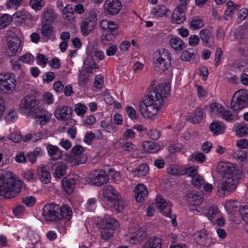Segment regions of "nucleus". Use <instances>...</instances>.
Listing matches in <instances>:
<instances>
[{
	"label": "nucleus",
	"mask_w": 248,
	"mask_h": 248,
	"mask_svg": "<svg viewBox=\"0 0 248 248\" xmlns=\"http://www.w3.org/2000/svg\"><path fill=\"white\" fill-rule=\"evenodd\" d=\"M58 205L54 202L46 204L42 209V215L43 218L48 222H58Z\"/></svg>",
	"instance_id": "obj_10"
},
{
	"label": "nucleus",
	"mask_w": 248,
	"mask_h": 248,
	"mask_svg": "<svg viewBox=\"0 0 248 248\" xmlns=\"http://www.w3.org/2000/svg\"><path fill=\"white\" fill-rule=\"evenodd\" d=\"M171 207L170 202L167 201L161 196H157L155 198V202L149 205L146 215L149 217L153 216L155 208H156L165 217H171Z\"/></svg>",
	"instance_id": "obj_6"
},
{
	"label": "nucleus",
	"mask_w": 248,
	"mask_h": 248,
	"mask_svg": "<svg viewBox=\"0 0 248 248\" xmlns=\"http://www.w3.org/2000/svg\"><path fill=\"white\" fill-rule=\"evenodd\" d=\"M122 7V2L120 0H106L104 3V12L107 15H116Z\"/></svg>",
	"instance_id": "obj_14"
},
{
	"label": "nucleus",
	"mask_w": 248,
	"mask_h": 248,
	"mask_svg": "<svg viewBox=\"0 0 248 248\" xmlns=\"http://www.w3.org/2000/svg\"><path fill=\"white\" fill-rule=\"evenodd\" d=\"M173 174L178 173L180 175H186L187 176L192 177L194 178L198 175V170L194 166H190L188 167H183L180 170V172L177 171L176 172H172Z\"/></svg>",
	"instance_id": "obj_34"
},
{
	"label": "nucleus",
	"mask_w": 248,
	"mask_h": 248,
	"mask_svg": "<svg viewBox=\"0 0 248 248\" xmlns=\"http://www.w3.org/2000/svg\"><path fill=\"white\" fill-rule=\"evenodd\" d=\"M97 14L95 11H90L82 19L80 30L82 35L86 36L93 30L97 24Z\"/></svg>",
	"instance_id": "obj_9"
},
{
	"label": "nucleus",
	"mask_w": 248,
	"mask_h": 248,
	"mask_svg": "<svg viewBox=\"0 0 248 248\" xmlns=\"http://www.w3.org/2000/svg\"><path fill=\"white\" fill-rule=\"evenodd\" d=\"M104 83V77L101 75H98L95 76L94 82V86L98 89L102 88V84Z\"/></svg>",
	"instance_id": "obj_60"
},
{
	"label": "nucleus",
	"mask_w": 248,
	"mask_h": 248,
	"mask_svg": "<svg viewBox=\"0 0 248 248\" xmlns=\"http://www.w3.org/2000/svg\"><path fill=\"white\" fill-rule=\"evenodd\" d=\"M205 116L203 108L199 107L196 108L191 115L188 116V120L194 124L200 123Z\"/></svg>",
	"instance_id": "obj_27"
},
{
	"label": "nucleus",
	"mask_w": 248,
	"mask_h": 248,
	"mask_svg": "<svg viewBox=\"0 0 248 248\" xmlns=\"http://www.w3.org/2000/svg\"><path fill=\"white\" fill-rule=\"evenodd\" d=\"M209 129L213 134L217 135L223 134L225 130L224 125L217 122H213L210 124Z\"/></svg>",
	"instance_id": "obj_42"
},
{
	"label": "nucleus",
	"mask_w": 248,
	"mask_h": 248,
	"mask_svg": "<svg viewBox=\"0 0 248 248\" xmlns=\"http://www.w3.org/2000/svg\"><path fill=\"white\" fill-rule=\"evenodd\" d=\"M204 214L210 220H212L217 217L219 210L216 206L212 205L205 210Z\"/></svg>",
	"instance_id": "obj_43"
},
{
	"label": "nucleus",
	"mask_w": 248,
	"mask_h": 248,
	"mask_svg": "<svg viewBox=\"0 0 248 248\" xmlns=\"http://www.w3.org/2000/svg\"><path fill=\"white\" fill-rule=\"evenodd\" d=\"M211 111L216 115L222 114L224 109V107L217 103H213L210 105Z\"/></svg>",
	"instance_id": "obj_51"
},
{
	"label": "nucleus",
	"mask_w": 248,
	"mask_h": 248,
	"mask_svg": "<svg viewBox=\"0 0 248 248\" xmlns=\"http://www.w3.org/2000/svg\"><path fill=\"white\" fill-rule=\"evenodd\" d=\"M119 226V223L115 218L109 215H106L97 223V226L101 229V235L102 239L108 240L112 236L114 231Z\"/></svg>",
	"instance_id": "obj_4"
},
{
	"label": "nucleus",
	"mask_w": 248,
	"mask_h": 248,
	"mask_svg": "<svg viewBox=\"0 0 248 248\" xmlns=\"http://www.w3.org/2000/svg\"><path fill=\"white\" fill-rule=\"evenodd\" d=\"M238 11V18L242 21L248 16V9L246 8H242L239 9Z\"/></svg>",
	"instance_id": "obj_64"
},
{
	"label": "nucleus",
	"mask_w": 248,
	"mask_h": 248,
	"mask_svg": "<svg viewBox=\"0 0 248 248\" xmlns=\"http://www.w3.org/2000/svg\"><path fill=\"white\" fill-rule=\"evenodd\" d=\"M239 213L244 221L248 223V205L240 207Z\"/></svg>",
	"instance_id": "obj_55"
},
{
	"label": "nucleus",
	"mask_w": 248,
	"mask_h": 248,
	"mask_svg": "<svg viewBox=\"0 0 248 248\" xmlns=\"http://www.w3.org/2000/svg\"><path fill=\"white\" fill-rule=\"evenodd\" d=\"M142 147L145 152L149 153H156L160 148V146L158 144L152 141H144L142 143Z\"/></svg>",
	"instance_id": "obj_32"
},
{
	"label": "nucleus",
	"mask_w": 248,
	"mask_h": 248,
	"mask_svg": "<svg viewBox=\"0 0 248 248\" xmlns=\"http://www.w3.org/2000/svg\"><path fill=\"white\" fill-rule=\"evenodd\" d=\"M79 74L78 76V83L80 86H85L89 80V76L87 74L79 71Z\"/></svg>",
	"instance_id": "obj_58"
},
{
	"label": "nucleus",
	"mask_w": 248,
	"mask_h": 248,
	"mask_svg": "<svg viewBox=\"0 0 248 248\" xmlns=\"http://www.w3.org/2000/svg\"><path fill=\"white\" fill-rule=\"evenodd\" d=\"M204 25V21L199 16H194L190 19L189 28L193 30H199Z\"/></svg>",
	"instance_id": "obj_33"
},
{
	"label": "nucleus",
	"mask_w": 248,
	"mask_h": 248,
	"mask_svg": "<svg viewBox=\"0 0 248 248\" xmlns=\"http://www.w3.org/2000/svg\"><path fill=\"white\" fill-rule=\"evenodd\" d=\"M162 240L156 237L150 238L144 244L142 248H161Z\"/></svg>",
	"instance_id": "obj_36"
},
{
	"label": "nucleus",
	"mask_w": 248,
	"mask_h": 248,
	"mask_svg": "<svg viewBox=\"0 0 248 248\" xmlns=\"http://www.w3.org/2000/svg\"><path fill=\"white\" fill-rule=\"evenodd\" d=\"M21 41L19 38H12L8 41V53L12 56L16 54L20 46Z\"/></svg>",
	"instance_id": "obj_31"
},
{
	"label": "nucleus",
	"mask_w": 248,
	"mask_h": 248,
	"mask_svg": "<svg viewBox=\"0 0 248 248\" xmlns=\"http://www.w3.org/2000/svg\"><path fill=\"white\" fill-rule=\"evenodd\" d=\"M170 90L166 86L159 85L148 93L140 104L139 109L141 114L146 118H152L163 105Z\"/></svg>",
	"instance_id": "obj_1"
},
{
	"label": "nucleus",
	"mask_w": 248,
	"mask_h": 248,
	"mask_svg": "<svg viewBox=\"0 0 248 248\" xmlns=\"http://www.w3.org/2000/svg\"><path fill=\"white\" fill-rule=\"evenodd\" d=\"M22 187L21 181L13 177L5 178L4 174H0V195L11 199L16 196Z\"/></svg>",
	"instance_id": "obj_3"
},
{
	"label": "nucleus",
	"mask_w": 248,
	"mask_h": 248,
	"mask_svg": "<svg viewBox=\"0 0 248 248\" xmlns=\"http://www.w3.org/2000/svg\"><path fill=\"white\" fill-rule=\"evenodd\" d=\"M96 204V198H89L85 204V208L88 211L93 212L95 210Z\"/></svg>",
	"instance_id": "obj_47"
},
{
	"label": "nucleus",
	"mask_w": 248,
	"mask_h": 248,
	"mask_svg": "<svg viewBox=\"0 0 248 248\" xmlns=\"http://www.w3.org/2000/svg\"><path fill=\"white\" fill-rule=\"evenodd\" d=\"M15 76L11 73L0 74V90L4 92L12 93L15 89Z\"/></svg>",
	"instance_id": "obj_11"
},
{
	"label": "nucleus",
	"mask_w": 248,
	"mask_h": 248,
	"mask_svg": "<svg viewBox=\"0 0 248 248\" xmlns=\"http://www.w3.org/2000/svg\"><path fill=\"white\" fill-rule=\"evenodd\" d=\"M186 200L190 204L194 206L201 204L204 200V198L199 192L189 191L186 194Z\"/></svg>",
	"instance_id": "obj_23"
},
{
	"label": "nucleus",
	"mask_w": 248,
	"mask_h": 248,
	"mask_svg": "<svg viewBox=\"0 0 248 248\" xmlns=\"http://www.w3.org/2000/svg\"><path fill=\"white\" fill-rule=\"evenodd\" d=\"M67 168L66 164L62 161L53 163L51 167L52 175L56 179H61L66 174Z\"/></svg>",
	"instance_id": "obj_18"
},
{
	"label": "nucleus",
	"mask_w": 248,
	"mask_h": 248,
	"mask_svg": "<svg viewBox=\"0 0 248 248\" xmlns=\"http://www.w3.org/2000/svg\"><path fill=\"white\" fill-rule=\"evenodd\" d=\"M38 178L44 184H48L51 180V174L49 167L47 165L40 166L37 169Z\"/></svg>",
	"instance_id": "obj_22"
},
{
	"label": "nucleus",
	"mask_w": 248,
	"mask_h": 248,
	"mask_svg": "<svg viewBox=\"0 0 248 248\" xmlns=\"http://www.w3.org/2000/svg\"><path fill=\"white\" fill-rule=\"evenodd\" d=\"M148 135L150 139L156 140L160 138L161 134L156 129L152 128L149 130Z\"/></svg>",
	"instance_id": "obj_63"
},
{
	"label": "nucleus",
	"mask_w": 248,
	"mask_h": 248,
	"mask_svg": "<svg viewBox=\"0 0 248 248\" xmlns=\"http://www.w3.org/2000/svg\"><path fill=\"white\" fill-rule=\"evenodd\" d=\"M238 207V202L235 200H230L225 204V208L228 212L233 213L236 212Z\"/></svg>",
	"instance_id": "obj_45"
},
{
	"label": "nucleus",
	"mask_w": 248,
	"mask_h": 248,
	"mask_svg": "<svg viewBox=\"0 0 248 248\" xmlns=\"http://www.w3.org/2000/svg\"><path fill=\"white\" fill-rule=\"evenodd\" d=\"M208 236V233L205 230H202L194 234V239L196 241L197 243L200 245H203L206 246L205 243V240L207 239Z\"/></svg>",
	"instance_id": "obj_38"
},
{
	"label": "nucleus",
	"mask_w": 248,
	"mask_h": 248,
	"mask_svg": "<svg viewBox=\"0 0 248 248\" xmlns=\"http://www.w3.org/2000/svg\"><path fill=\"white\" fill-rule=\"evenodd\" d=\"M136 135V133L132 129H127L123 133V136L126 140L134 139Z\"/></svg>",
	"instance_id": "obj_59"
},
{
	"label": "nucleus",
	"mask_w": 248,
	"mask_h": 248,
	"mask_svg": "<svg viewBox=\"0 0 248 248\" xmlns=\"http://www.w3.org/2000/svg\"><path fill=\"white\" fill-rule=\"evenodd\" d=\"M226 6L227 8L224 14V19L228 20L233 16L235 12L238 11L241 6L239 4H235L231 0L227 2Z\"/></svg>",
	"instance_id": "obj_25"
},
{
	"label": "nucleus",
	"mask_w": 248,
	"mask_h": 248,
	"mask_svg": "<svg viewBox=\"0 0 248 248\" xmlns=\"http://www.w3.org/2000/svg\"><path fill=\"white\" fill-rule=\"evenodd\" d=\"M197 54L193 48H189L184 51L181 55V59L186 62L196 63L198 62Z\"/></svg>",
	"instance_id": "obj_30"
},
{
	"label": "nucleus",
	"mask_w": 248,
	"mask_h": 248,
	"mask_svg": "<svg viewBox=\"0 0 248 248\" xmlns=\"http://www.w3.org/2000/svg\"><path fill=\"white\" fill-rule=\"evenodd\" d=\"M30 6L35 11H38L44 6L45 3L43 0H31L29 2Z\"/></svg>",
	"instance_id": "obj_50"
},
{
	"label": "nucleus",
	"mask_w": 248,
	"mask_h": 248,
	"mask_svg": "<svg viewBox=\"0 0 248 248\" xmlns=\"http://www.w3.org/2000/svg\"><path fill=\"white\" fill-rule=\"evenodd\" d=\"M96 138L95 134L92 131H89L86 133L83 141L88 145H91L92 141Z\"/></svg>",
	"instance_id": "obj_53"
},
{
	"label": "nucleus",
	"mask_w": 248,
	"mask_h": 248,
	"mask_svg": "<svg viewBox=\"0 0 248 248\" xmlns=\"http://www.w3.org/2000/svg\"><path fill=\"white\" fill-rule=\"evenodd\" d=\"M239 180L236 175L227 177L222 182L221 184L218 186V188L219 190L223 191L224 193L232 192L236 189Z\"/></svg>",
	"instance_id": "obj_13"
},
{
	"label": "nucleus",
	"mask_w": 248,
	"mask_h": 248,
	"mask_svg": "<svg viewBox=\"0 0 248 248\" xmlns=\"http://www.w3.org/2000/svg\"><path fill=\"white\" fill-rule=\"evenodd\" d=\"M171 58H156L155 64L162 71L169 69L171 64Z\"/></svg>",
	"instance_id": "obj_40"
},
{
	"label": "nucleus",
	"mask_w": 248,
	"mask_h": 248,
	"mask_svg": "<svg viewBox=\"0 0 248 248\" xmlns=\"http://www.w3.org/2000/svg\"><path fill=\"white\" fill-rule=\"evenodd\" d=\"M73 109L69 106H59L54 111V116L60 121H65L72 116Z\"/></svg>",
	"instance_id": "obj_17"
},
{
	"label": "nucleus",
	"mask_w": 248,
	"mask_h": 248,
	"mask_svg": "<svg viewBox=\"0 0 248 248\" xmlns=\"http://www.w3.org/2000/svg\"><path fill=\"white\" fill-rule=\"evenodd\" d=\"M235 170L233 165L228 162H220L217 166V173L224 177L234 175Z\"/></svg>",
	"instance_id": "obj_16"
},
{
	"label": "nucleus",
	"mask_w": 248,
	"mask_h": 248,
	"mask_svg": "<svg viewBox=\"0 0 248 248\" xmlns=\"http://www.w3.org/2000/svg\"><path fill=\"white\" fill-rule=\"evenodd\" d=\"M167 11L166 6L157 5L151 10V14L156 17H163L166 15Z\"/></svg>",
	"instance_id": "obj_41"
},
{
	"label": "nucleus",
	"mask_w": 248,
	"mask_h": 248,
	"mask_svg": "<svg viewBox=\"0 0 248 248\" xmlns=\"http://www.w3.org/2000/svg\"><path fill=\"white\" fill-rule=\"evenodd\" d=\"M169 43L174 50H182L185 48L184 41L179 37H174L170 39Z\"/></svg>",
	"instance_id": "obj_37"
},
{
	"label": "nucleus",
	"mask_w": 248,
	"mask_h": 248,
	"mask_svg": "<svg viewBox=\"0 0 248 248\" xmlns=\"http://www.w3.org/2000/svg\"><path fill=\"white\" fill-rule=\"evenodd\" d=\"M58 217L59 221L62 219L69 220L71 219L73 212L71 207L67 204H62L61 206L58 205Z\"/></svg>",
	"instance_id": "obj_29"
},
{
	"label": "nucleus",
	"mask_w": 248,
	"mask_h": 248,
	"mask_svg": "<svg viewBox=\"0 0 248 248\" xmlns=\"http://www.w3.org/2000/svg\"><path fill=\"white\" fill-rule=\"evenodd\" d=\"M19 60L23 62L31 64L34 62V56L31 54H25L19 58Z\"/></svg>",
	"instance_id": "obj_57"
},
{
	"label": "nucleus",
	"mask_w": 248,
	"mask_h": 248,
	"mask_svg": "<svg viewBox=\"0 0 248 248\" xmlns=\"http://www.w3.org/2000/svg\"><path fill=\"white\" fill-rule=\"evenodd\" d=\"M101 26V41L104 45H108L115 39L118 32V26L114 21L105 20L102 22Z\"/></svg>",
	"instance_id": "obj_5"
},
{
	"label": "nucleus",
	"mask_w": 248,
	"mask_h": 248,
	"mask_svg": "<svg viewBox=\"0 0 248 248\" xmlns=\"http://www.w3.org/2000/svg\"><path fill=\"white\" fill-rule=\"evenodd\" d=\"M78 181V175H68L62 180V188L67 195H70L74 191Z\"/></svg>",
	"instance_id": "obj_12"
},
{
	"label": "nucleus",
	"mask_w": 248,
	"mask_h": 248,
	"mask_svg": "<svg viewBox=\"0 0 248 248\" xmlns=\"http://www.w3.org/2000/svg\"><path fill=\"white\" fill-rule=\"evenodd\" d=\"M46 150L48 155L51 157L48 161L49 165L52 164L53 161L57 160L62 155V153L57 146L49 144L46 146Z\"/></svg>",
	"instance_id": "obj_28"
},
{
	"label": "nucleus",
	"mask_w": 248,
	"mask_h": 248,
	"mask_svg": "<svg viewBox=\"0 0 248 248\" xmlns=\"http://www.w3.org/2000/svg\"><path fill=\"white\" fill-rule=\"evenodd\" d=\"M103 201L108 208L112 211L121 212L124 206V202L117 191L111 185L106 186L103 190Z\"/></svg>",
	"instance_id": "obj_2"
},
{
	"label": "nucleus",
	"mask_w": 248,
	"mask_h": 248,
	"mask_svg": "<svg viewBox=\"0 0 248 248\" xmlns=\"http://www.w3.org/2000/svg\"><path fill=\"white\" fill-rule=\"evenodd\" d=\"M148 195L146 186L142 184H138L135 189V198L137 202L144 201Z\"/></svg>",
	"instance_id": "obj_24"
},
{
	"label": "nucleus",
	"mask_w": 248,
	"mask_h": 248,
	"mask_svg": "<svg viewBox=\"0 0 248 248\" xmlns=\"http://www.w3.org/2000/svg\"><path fill=\"white\" fill-rule=\"evenodd\" d=\"M204 182V180L203 178L199 175H197L194 178H192V184L196 188L201 187L202 186Z\"/></svg>",
	"instance_id": "obj_54"
},
{
	"label": "nucleus",
	"mask_w": 248,
	"mask_h": 248,
	"mask_svg": "<svg viewBox=\"0 0 248 248\" xmlns=\"http://www.w3.org/2000/svg\"><path fill=\"white\" fill-rule=\"evenodd\" d=\"M55 78V75L53 72L46 73L43 77V83H48Z\"/></svg>",
	"instance_id": "obj_62"
},
{
	"label": "nucleus",
	"mask_w": 248,
	"mask_h": 248,
	"mask_svg": "<svg viewBox=\"0 0 248 248\" xmlns=\"http://www.w3.org/2000/svg\"><path fill=\"white\" fill-rule=\"evenodd\" d=\"M24 178L29 182H34L37 180V177L33 170H29L24 172Z\"/></svg>",
	"instance_id": "obj_48"
},
{
	"label": "nucleus",
	"mask_w": 248,
	"mask_h": 248,
	"mask_svg": "<svg viewBox=\"0 0 248 248\" xmlns=\"http://www.w3.org/2000/svg\"><path fill=\"white\" fill-rule=\"evenodd\" d=\"M155 55L156 58H171L169 50L165 48H161L157 50Z\"/></svg>",
	"instance_id": "obj_52"
},
{
	"label": "nucleus",
	"mask_w": 248,
	"mask_h": 248,
	"mask_svg": "<svg viewBox=\"0 0 248 248\" xmlns=\"http://www.w3.org/2000/svg\"><path fill=\"white\" fill-rule=\"evenodd\" d=\"M149 171V167L147 164L143 163L139 165L133 171L134 176L141 177L146 175Z\"/></svg>",
	"instance_id": "obj_44"
},
{
	"label": "nucleus",
	"mask_w": 248,
	"mask_h": 248,
	"mask_svg": "<svg viewBox=\"0 0 248 248\" xmlns=\"http://www.w3.org/2000/svg\"><path fill=\"white\" fill-rule=\"evenodd\" d=\"M236 133L240 137H242L248 133V128L246 126L239 125L236 129Z\"/></svg>",
	"instance_id": "obj_61"
},
{
	"label": "nucleus",
	"mask_w": 248,
	"mask_h": 248,
	"mask_svg": "<svg viewBox=\"0 0 248 248\" xmlns=\"http://www.w3.org/2000/svg\"><path fill=\"white\" fill-rule=\"evenodd\" d=\"M222 117L223 119L228 122H233L235 120H238L239 116L237 112H232L230 110L226 109L224 108L221 114Z\"/></svg>",
	"instance_id": "obj_39"
},
{
	"label": "nucleus",
	"mask_w": 248,
	"mask_h": 248,
	"mask_svg": "<svg viewBox=\"0 0 248 248\" xmlns=\"http://www.w3.org/2000/svg\"><path fill=\"white\" fill-rule=\"evenodd\" d=\"M91 182L95 186H100L107 184L109 180L106 172L102 170H95L91 174Z\"/></svg>",
	"instance_id": "obj_15"
},
{
	"label": "nucleus",
	"mask_w": 248,
	"mask_h": 248,
	"mask_svg": "<svg viewBox=\"0 0 248 248\" xmlns=\"http://www.w3.org/2000/svg\"><path fill=\"white\" fill-rule=\"evenodd\" d=\"M13 20V17L9 14H4L0 17V29L8 26Z\"/></svg>",
	"instance_id": "obj_46"
},
{
	"label": "nucleus",
	"mask_w": 248,
	"mask_h": 248,
	"mask_svg": "<svg viewBox=\"0 0 248 248\" xmlns=\"http://www.w3.org/2000/svg\"><path fill=\"white\" fill-rule=\"evenodd\" d=\"M186 19V14L183 8L177 7L173 11L171 23L172 24H180Z\"/></svg>",
	"instance_id": "obj_21"
},
{
	"label": "nucleus",
	"mask_w": 248,
	"mask_h": 248,
	"mask_svg": "<svg viewBox=\"0 0 248 248\" xmlns=\"http://www.w3.org/2000/svg\"><path fill=\"white\" fill-rule=\"evenodd\" d=\"M199 35L203 46L210 48L213 45L214 37L209 30L207 29H202L200 31Z\"/></svg>",
	"instance_id": "obj_20"
},
{
	"label": "nucleus",
	"mask_w": 248,
	"mask_h": 248,
	"mask_svg": "<svg viewBox=\"0 0 248 248\" xmlns=\"http://www.w3.org/2000/svg\"><path fill=\"white\" fill-rule=\"evenodd\" d=\"M190 159L194 158L195 161L199 163H202L206 160V156L203 153H197L195 155H191L189 156Z\"/></svg>",
	"instance_id": "obj_56"
},
{
	"label": "nucleus",
	"mask_w": 248,
	"mask_h": 248,
	"mask_svg": "<svg viewBox=\"0 0 248 248\" xmlns=\"http://www.w3.org/2000/svg\"><path fill=\"white\" fill-rule=\"evenodd\" d=\"M248 105V92L245 90L236 91L231 99V108L234 111H237L246 108Z\"/></svg>",
	"instance_id": "obj_8"
},
{
	"label": "nucleus",
	"mask_w": 248,
	"mask_h": 248,
	"mask_svg": "<svg viewBox=\"0 0 248 248\" xmlns=\"http://www.w3.org/2000/svg\"><path fill=\"white\" fill-rule=\"evenodd\" d=\"M62 12V17L65 20L72 21L75 18V12H74L73 6L71 4H67Z\"/></svg>",
	"instance_id": "obj_35"
},
{
	"label": "nucleus",
	"mask_w": 248,
	"mask_h": 248,
	"mask_svg": "<svg viewBox=\"0 0 248 248\" xmlns=\"http://www.w3.org/2000/svg\"><path fill=\"white\" fill-rule=\"evenodd\" d=\"M38 100L32 95H27L22 100L19 105V111L27 115H33L40 110Z\"/></svg>",
	"instance_id": "obj_7"
},
{
	"label": "nucleus",
	"mask_w": 248,
	"mask_h": 248,
	"mask_svg": "<svg viewBox=\"0 0 248 248\" xmlns=\"http://www.w3.org/2000/svg\"><path fill=\"white\" fill-rule=\"evenodd\" d=\"M57 19V15L54 13L53 9L51 7L45 8L42 22L51 23L55 25V21Z\"/></svg>",
	"instance_id": "obj_26"
},
{
	"label": "nucleus",
	"mask_w": 248,
	"mask_h": 248,
	"mask_svg": "<svg viewBox=\"0 0 248 248\" xmlns=\"http://www.w3.org/2000/svg\"><path fill=\"white\" fill-rule=\"evenodd\" d=\"M87 109V108L84 104L78 103L75 105L74 110L77 115L83 116L86 112Z\"/></svg>",
	"instance_id": "obj_49"
},
{
	"label": "nucleus",
	"mask_w": 248,
	"mask_h": 248,
	"mask_svg": "<svg viewBox=\"0 0 248 248\" xmlns=\"http://www.w3.org/2000/svg\"><path fill=\"white\" fill-rule=\"evenodd\" d=\"M54 24L42 22L41 33L42 36L47 40H50L54 42L56 38L55 31H54Z\"/></svg>",
	"instance_id": "obj_19"
}]
</instances>
